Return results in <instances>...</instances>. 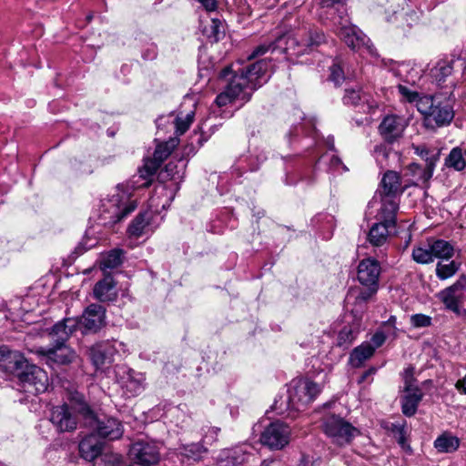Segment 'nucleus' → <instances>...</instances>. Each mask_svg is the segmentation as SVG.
Returning a JSON list of instances; mask_svg holds the SVG:
<instances>
[{
    "instance_id": "nucleus-25",
    "label": "nucleus",
    "mask_w": 466,
    "mask_h": 466,
    "mask_svg": "<svg viewBox=\"0 0 466 466\" xmlns=\"http://www.w3.org/2000/svg\"><path fill=\"white\" fill-rule=\"evenodd\" d=\"M94 297L101 302L113 301L117 297L116 282L110 276L98 281L93 289Z\"/></svg>"
},
{
    "instance_id": "nucleus-52",
    "label": "nucleus",
    "mask_w": 466,
    "mask_h": 466,
    "mask_svg": "<svg viewBox=\"0 0 466 466\" xmlns=\"http://www.w3.org/2000/svg\"><path fill=\"white\" fill-rule=\"evenodd\" d=\"M400 94L407 99L409 102L416 103L418 105V100L420 99L423 96H420L418 92L410 90L409 87L400 85L398 86Z\"/></svg>"
},
{
    "instance_id": "nucleus-50",
    "label": "nucleus",
    "mask_w": 466,
    "mask_h": 466,
    "mask_svg": "<svg viewBox=\"0 0 466 466\" xmlns=\"http://www.w3.org/2000/svg\"><path fill=\"white\" fill-rule=\"evenodd\" d=\"M414 369L412 367H408L404 370V391L405 392H413L415 390H420L418 386H416V380L413 376Z\"/></svg>"
},
{
    "instance_id": "nucleus-21",
    "label": "nucleus",
    "mask_w": 466,
    "mask_h": 466,
    "mask_svg": "<svg viewBox=\"0 0 466 466\" xmlns=\"http://www.w3.org/2000/svg\"><path fill=\"white\" fill-rule=\"evenodd\" d=\"M406 127V120L396 115L386 116L379 126L381 137L388 143H393L399 139Z\"/></svg>"
},
{
    "instance_id": "nucleus-26",
    "label": "nucleus",
    "mask_w": 466,
    "mask_h": 466,
    "mask_svg": "<svg viewBox=\"0 0 466 466\" xmlns=\"http://www.w3.org/2000/svg\"><path fill=\"white\" fill-rule=\"evenodd\" d=\"M399 203L395 197L381 196V208L378 213L379 220L394 228Z\"/></svg>"
},
{
    "instance_id": "nucleus-30",
    "label": "nucleus",
    "mask_w": 466,
    "mask_h": 466,
    "mask_svg": "<svg viewBox=\"0 0 466 466\" xmlns=\"http://www.w3.org/2000/svg\"><path fill=\"white\" fill-rule=\"evenodd\" d=\"M24 362V356L15 350H10L7 346H0V363L8 372L14 373L15 368Z\"/></svg>"
},
{
    "instance_id": "nucleus-49",
    "label": "nucleus",
    "mask_w": 466,
    "mask_h": 466,
    "mask_svg": "<svg viewBox=\"0 0 466 466\" xmlns=\"http://www.w3.org/2000/svg\"><path fill=\"white\" fill-rule=\"evenodd\" d=\"M435 165L436 163L431 161L429 164L426 163L425 168H421L418 164H411L410 169L414 173H418L422 181H427L432 177Z\"/></svg>"
},
{
    "instance_id": "nucleus-23",
    "label": "nucleus",
    "mask_w": 466,
    "mask_h": 466,
    "mask_svg": "<svg viewBox=\"0 0 466 466\" xmlns=\"http://www.w3.org/2000/svg\"><path fill=\"white\" fill-rule=\"evenodd\" d=\"M77 329V319L66 318L56 322L48 335L53 344H66L70 336Z\"/></svg>"
},
{
    "instance_id": "nucleus-31",
    "label": "nucleus",
    "mask_w": 466,
    "mask_h": 466,
    "mask_svg": "<svg viewBox=\"0 0 466 466\" xmlns=\"http://www.w3.org/2000/svg\"><path fill=\"white\" fill-rule=\"evenodd\" d=\"M187 165V158L173 157L165 166L161 176L170 179H180L185 174Z\"/></svg>"
},
{
    "instance_id": "nucleus-53",
    "label": "nucleus",
    "mask_w": 466,
    "mask_h": 466,
    "mask_svg": "<svg viewBox=\"0 0 466 466\" xmlns=\"http://www.w3.org/2000/svg\"><path fill=\"white\" fill-rule=\"evenodd\" d=\"M386 335L382 330H377L371 337L370 343L372 347L380 348L386 340Z\"/></svg>"
},
{
    "instance_id": "nucleus-11",
    "label": "nucleus",
    "mask_w": 466,
    "mask_h": 466,
    "mask_svg": "<svg viewBox=\"0 0 466 466\" xmlns=\"http://www.w3.org/2000/svg\"><path fill=\"white\" fill-rule=\"evenodd\" d=\"M79 394L75 392L71 394L69 404L55 406L50 410L49 420L58 432H70L76 429L77 418L76 413L81 415L73 406V398Z\"/></svg>"
},
{
    "instance_id": "nucleus-44",
    "label": "nucleus",
    "mask_w": 466,
    "mask_h": 466,
    "mask_svg": "<svg viewBox=\"0 0 466 466\" xmlns=\"http://www.w3.org/2000/svg\"><path fill=\"white\" fill-rule=\"evenodd\" d=\"M194 116L195 113L190 111L184 117L179 116L174 117L172 123L175 126L177 135H183L188 129L189 126L193 122Z\"/></svg>"
},
{
    "instance_id": "nucleus-17",
    "label": "nucleus",
    "mask_w": 466,
    "mask_h": 466,
    "mask_svg": "<svg viewBox=\"0 0 466 466\" xmlns=\"http://www.w3.org/2000/svg\"><path fill=\"white\" fill-rule=\"evenodd\" d=\"M160 444L152 440H138L132 444L130 455L133 461L155 465L160 459Z\"/></svg>"
},
{
    "instance_id": "nucleus-15",
    "label": "nucleus",
    "mask_w": 466,
    "mask_h": 466,
    "mask_svg": "<svg viewBox=\"0 0 466 466\" xmlns=\"http://www.w3.org/2000/svg\"><path fill=\"white\" fill-rule=\"evenodd\" d=\"M76 319L77 329L83 334L96 333L106 324V309L99 304H90Z\"/></svg>"
},
{
    "instance_id": "nucleus-61",
    "label": "nucleus",
    "mask_w": 466,
    "mask_h": 466,
    "mask_svg": "<svg viewBox=\"0 0 466 466\" xmlns=\"http://www.w3.org/2000/svg\"><path fill=\"white\" fill-rule=\"evenodd\" d=\"M455 387L458 390L466 394V375L456 382Z\"/></svg>"
},
{
    "instance_id": "nucleus-2",
    "label": "nucleus",
    "mask_w": 466,
    "mask_h": 466,
    "mask_svg": "<svg viewBox=\"0 0 466 466\" xmlns=\"http://www.w3.org/2000/svg\"><path fill=\"white\" fill-rule=\"evenodd\" d=\"M269 62L260 59L245 68L233 70L231 66H226L219 73V78L228 80L225 90L216 98L218 106H224L233 101L246 103L251 98L254 90L268 82Z\"/></svg>"
},
{
    "instance_id": "nucleus-10",
    "label": "nucleus",
    "mask_w": 466,
    "mask_h": 466,
    "mask_svg": "<svg viewBox=\"0 0 466 466\" xmlns=\"http://www.w3.org/2000/svg\"><path fill=\"white\" fill-rule=\"evenodd\" d=\"M323 431L332 441L339 446L350 443L360 431L343 418L335 414H328L323 418Z\"/></svg>"
},
{
    "instance_id": "nucleus-64",
    "label": "nucleus",
    "mask_w": 466,
    "mask_h": 466,
    "mask_svg": "<svg viewBox=\"0 0 466 466\" xmlns=\"http://www.w3.org/2000/svg\"><path fill=\"white\" fill-rule=\"evenodd\" d=\"M260 466H280V462L278 461H275V460H270V461L265 460L262 461Z\"/></svg>"
},
{
    "instance_id": "nucleus-9",
    "label": "nucleus",
    "mask_w": 466,
    "mask_h": 466,
    "mask_svg": "<svg viewBox=\"0 0 466 466\" xmlns=\"http://www.w3.org/2000/svg\"><path fill=\"white\" fill-rule=\"evenodd\" d=\"M370 2L374 10L385 15L387 22L396 23L399 27H410L418 19L414 11L405 10L406 0H370Z\"/></svg>"
},
{
    "instance_id": "nucleus-24",
    "label": "nucleus",
    "mask_w": 466,
    "mask_h": 466,
    "mask_svg": "<svg viewBox=\"0 0 466 466\" xmlns=\"http://www.w3.org/2000/svg\"><path fill=\"white\" fill-rule=\"evenodd\" d=\"M248 453L242 447L226 449L217 458L218 466H240L248 461Z\"/></svg>"
},
{
    "instance_id": "nucleus-40",
    "label": "nucleus",
    "mask_w": 466,
    "mask_h": 466,
    "mask_svg": "<svg viewBox=\"0 0 466 466\" xmlns=\"http://www.w3.org/2000/svg\"><path fill=\"white\" fill-rule=\"evenodd\" d=\"M344 66V63L341 60L336 59L329 67L330 74L329 79L335 86H340L346 79L352 76L350 73H345Z\"/></svg>"
},
{
    "instance_id": "nucleus-12",
    "label": "nucleus",
    "mask_w": 466,
    "mask_h": 466,
    "mask_svg": "<svg viewBox=\"0 0 466 466\" xmlns=\"http://www.w3.org/2000/svg\"><path fill=\"white\" fill-rule=\"evenodd\" d=\"M440 299L446 309L457 316H465L463 303L466 299V276L461 275L456 282L440 293Z\"/></svg>"
},
{
    "instance_id": "nucleus-36",
    "label": "nucleus",
    "mask_w": 466,
    "mask_h": 466,
    "mask_svg": "<svg viewBox=\"0 0 466 466\" xmlns=\"http://www.w3.org/2000/svg\"><path fill=\"white\" fill-rule=\"evenodd\" d=\"M460 446V440L450 433H443L434 441V447L440 452H453Z\"/></svg>"
},
{
    "instance_id": "nucleus-46",
    "label": "nucleus",
    "mask_w": 466,
    "mask_h": 466,
    "mask_svg": "<svg viewBox=\"0 0 466 466\" xmlns=\"http://www.w3.org/2000/svg\"><path fill=\"white\" fill-rule=\"evenodd\" d=\"M412 258L420 264H429L434 259L430 246L429 248L421 247L414 248L412 249Z\"/></svg>"
},
{
    "instance_id": "nucleus-43",
    "label": "nucleus",
    "mask_w": 466,
    "mask_h": 466,
    "mask_svg": "<svg viewBox=\"0 0 466 466\" xmlns=\"http://www.w3.org/2000/svg\"><path fill=\"white\" fill-rule=\"evenodd\" d=\"M205 33L211 42H218L225 34L221 21L211 19L210 24L205 27Z\"/></svg>"
},
{
    "instance_id": "nucleus-35",
    "label": "nucleus",
    "mask_w": 466,
    "mask_h": 466,
    "mask_svg": "<svg viewBox=\"0 0 466 466\" xmlns=\"http://www.w3.org/2000/svg\"><path fill=\"white\" fill-rule=\"evenodd\" d=\"M433 258L449 260L454 255V247L444 239H436L430 244Z\"/></svg>"
},
{
    "instance_id": "nucleus-32",
    "label": "nucleus",
    "mask_w": 466,
    "mask_h": 466,
    "mask_svg": "<svg viewBox=\"0 0 466 466\" xmlns=\"http://www.w3.org/2000/svg\"><path fill=\"white\" fill-rule=\"evenodd\" d=\"M375 352V347L368 341L361 343L356 347L350 355V363L354 368H360L363 363L370 359Z\"/></svg>"
},
{
    "instance_id": "nucleus-37",
    "label": "nucleus",
    "mask_w": 466,
    "mask_h": 466,
    "mask_svg": "<svg viewBox=\"0 0 466 466\" xmlns=\"http://www.w3.org/2000/svg\"><path fill=\"white\" fill-rule=\"evenodd\" d=\"M206 452L207 449L200 443L181 445L178 448V454L185 458L187 461H199L203 454Z\"/></svg>"
},
{
    "instance_id": "nucleus-13",
    "label": "nucleus",
    "mask_w": 466,
    "mask_h": 466,
    "mask_svg": "<svg viewBox=\"0 0 466 466\" xmlns=\"http://www.w3.org/2000/svg\"><path fill=\"white\" fill-rule=\"evenodd\" d=\"M127 350L126 345L117 340H106L96 343L89 350V357L93 365L98 370L111 364L116 355Z\"/></svg>"
},
{
    "instance_id": "nucleus-29",
    "label": "nucleus",
    "mask_w": 466,
    "mask_h": 466,
    "mask_svg": "<svg viewBox=\"0 0 466 466\" xmlns=\"http://www.w3.org/2000/svg\"><path fill=\"white\" fill-rule=\"evenodd\" d=\"M402 193L400 188V178L397 172L387 171L381 180L380 196L395 197Z\"/></svg>"
},
{
    "instance_id": "nucleus-14",
    "label": "nucleus",
    "mask_w": 466,
    "mask_h": 466,
    "mask_svg": "<svg viewBox=\"0 0 466 466\" xmlns=\"http://www.w3.org/2000/svg\"><path fill=\"white\" fill-rule=\"evenodd\" d=\"M290 430L288 425L280 421L271 422L260 435L262 445L270 450H281L289 442Z\"/></svg>"
},
{
    "instance_id": "nucleus-63",
    "label": "nucleus",
    "mask_w": 466,
    "mask_h": 466,
    "mask_svg": "<svg viewBox=\"0 0 466 466\" xmlns=\"http://www.w3.org/2000/svg\"><path fill=\"white\" fill-rule=\"evenodd\" d=\"M326 145L329 151L334 152L335 151V146H334V137H328L326 140Z\"/></svg>"
},
{
    "instance_id": "nucleus-56",
    "label": "nucleus",
    "mask_w": 466,
    "mask_h": 466,
    "mask_svg": "<svg viewBox=\"0 0 466 466\" xmlns=\"http://www.w3.org/2000/svg\"><path fill=\"white\" fill-rule=\"evenodd\" d=\"M388 156L389 152L385 147L380 146L375 148V158L380 165H382L383 160H385Z\"/></svg>"
},
{
    "instance_id": "nucleus-47",
    "label": "nucleus",
    "mask_w": 466,
    "mask_h": 466,
    "mask_svg": "<svg viewBox=\"0 0 466 466\" xmlns=\"http://www.w3.org/2000/svg\"><path fill=\"white\" fill-rule=\"evenodd\" d=\"M321 160H329V170L338 173L348 171V167L343 164L341 159L334 155L326 153L321 157Z\"/></svg>"
},
{
    "instance_id": "nucleus-34",
    "label": "nucleus",
    "mask_w": 466,
    "mask_h": 466,
    "mask_svg": "<svg viewBox=\"0 0 466 466\" xmlns=\"http://www.w3.org/2000/svg\"><path fill=\"white\" fill-rule=\"evenodd\" d=\"M406 394L401 397V410L407 417L413 416L418 409L420 402L422 400L423 394L420 390H415L413 392H405Z\"/></svg>"
},
{
    "instance_id": "nucleus-7",
    "label": "nucleus",
    "mask_w": 466,
    "mask_h": 466,
    "mask_svg": "<svg viewBox=\"0 0 466 466\" xmlns=\"http://www.w3.org/2000/svg\"><path fill=\"white\" fill-rule=\"evenodd\" d=\"M321 392V386L307 378L293 379L288 389L287 410L288 416L292 412L303 410L315 400Z\"/></svg>"
},
{
    "instance_id": "nucleus-4",
    "label": "nucleus",
    "mask_w": 466,
    "mask_h": 466,
    "mask_svg": "<svg viewBox=\"0 0 466 466\" xmlns=\"http://www.w3.org/2000/svg\"><path fill=\"white\" fill-rule=\"evenodd\" d=\"M381 273L380 262L372 258H367L360 261L357 268L359 282L366 287V289H351L349 290L345 302L348 308L350 304L360 306L364 309L366 303L377 293L379 289V279Z\"/></svg>"
},
{
    "instance_id": "nucleus-58",
    "label": "nucleus",
    "mask_w": 466,
    "mask_h": 466,
    "mask_svg": "<svg viewBox=\"0 0 466 466\" xmlns=\"http://www.w3.org/2000/svg\"><path fill=\"white\" fill-rule=\"evenodd\" d=\"M399 444L401 445V447H404L406 444V438H405V430L403 426L398 427V437H397Z\"/></svg>"
},
{
    "instance_id": "nucleus-62",
    "label": "nucleus",
    "mask_w": 466,
    "mask_h": 466,
    "mask_svg": "<svg viewBox=\"0 0 466 466\" xmlns=\"http://www.w3.org/2000/svg\"><path fill=\"white\" fill-rule=\"evenodd\" d=\"M376 371H377V369H376V368H374V367L370 368L368 370H366V371L362 374V376H361V378H360V382H364V381H366V380H367V379H368L370 376L374 375V374L376 373Z\"/></svg>"
},
{
    "instance_id": "nucleus-33",
    "label": "nucleus",
    "mask_w": 466,
    "mask_h": 466,
    "mask_svg": "<svg viewBox=\"0 0 466 466\" xmlns=\"http://www.w3.org/2000/svg\"><path fill=\"white\" fill-rule=\"evenodd\" d=\"M391 228H393V227L380 221L374 223L368 234L369 242L374 247L383 246L388 239Z\"/></svg>"
},
{
    "instance_id": "nucleus-16",
    "label": "nucleus",
    "mask_w": 466,
    "mask_h": 466,
    "mask_svg": "<svg viewBox=\"0 0 466 466\" xmlns=\"http://www.w3.org/2000/svg\"><path fill=\"white\" fill-rule=\"evenodd\" d=\"M338 34L345 44L352 49L365 48L371 56H377V52L370 40L357 26L353 25H342L338 29Z\"/></svg>"
},
{
    "instance_id": "nucleus-5",
    "label": "nucleus",
    "mask_w": 466,
    "mask_h": 466,
    "mask_svg": "<svg viewBox=\"0 0 466 466\" xmlns=\"http://www.w3.org/2000/svg\"><path fill=\"white\" fill-rule=\"evenodd\" d=\"M73 407L90 424L94 433L102 439L110 441L120 438L123 434L121 423L115 418L97 419L82 394L73 398Z\"/></svg>"
},
{
    "instance_id": "nucleus-3",
    "label": "nucleus",
    "mask_w": 466,
    "mask_h": 466,
    "mask_svg": "<svg viewBox=\"0 0 466 466\" xmlns=\"http://www.w3.org/2000/svg\"><path fill=\"white\" fill-rule=\"evenodd\" d=\"M133 188L119 184L107 198L101 199L97 209V223L112 228L137 208V200L132 199Z\"/></svg>"
},
{
    "instance_id": "nucleus-1",
    "label": "nucleus",
    "mask_w": 466,
    "mask_h": 466,
    "mask_svg": "<svg viewBox=\"0 0 466 466\" xmlns=\"http://www.w3.org/2000/svg\"><path fill=\"white\" fill-rule=\"evenodd\" d=\"M325 42L326 36L322 30L314 25L307 23L275 36L273 40H267L258 45L248 55V59H254L270 51L271 54L283 55L286 60L292 61L294 58L310 52Z\"/></svg>"
},
{
    "instance_id": "nucleus-20",
    "label": "nucleus",
    "mask_w": 466,
    "mask_h": 466,
    "mask_svg": "<svg viewBox=\"0 0 466 466\" xmlns=\"http://www.w3.org/2000/svg\"><path fill=\"white\" fill-rule=\"evenodd\" d=\"M37 352L46 357L47 362L58 365L69 364L76 358V352L66 344H52L50 347L40 348Z\"/></svg>"
},
{
    "instance_id": "nucleus-55",
    "label": "nucleus",
    "mask_w": 466,
    "mask_h": 466,
    "mask_svg": "<svg viewBox=\"0 0 466 466\" xmlns=\"http://www.w3.org/2000/svg\"><path fill=\"white\" fill-rule=\"evenodd\" d=\"M452 73V66L450 64H446L438 68V74L436 78L439 82L444 81V78Z\"/></svg>"
},
{
    "instance_id": "nucleus-18",
    "label": "nucleus",
    "mask_w": 466,
    "mask_h": 466,
    "mask_svg": "<svg viewBox=\"0 0 466 466\" xmlns=\"http://www.w3.org/2000/svg\"><path fill=\"white\" fill-rule=\"evenodd\" d=\"M119 383L128 397L139 395L145 390V375L128 367H120L116 371Z\"/></svg>"
},
{
    "instance_id": "nucleus-22",
    "label": "nucleus",
    "mask_w": 466,
    "mask_h": 466,
    "mask_svg": "<svg viewBox=\"0 0 466 466\" xmlns=\"http://www.w3.org/2000/svg\"><path fill=\"white\" fill-rule=\"evenodd\" d=\"M175 146V139L158 145L154 151L153 158L146 160L143 168L139 170L140 177L147 178L153 175L161 163L171 154Z\"/></svg>"
},
{
    "instance_id": "nucleus-28",
    "label": "nucleus",
    "mask_w": 466,
    "mask_h": 466,
    "mask_svg": "<svg viewBox=\"0 0 466 466\" xmlns=\"http://www.w3.org/2000/svg\"><path fill=\"white\" fill-rule=\"evenodd\" d=\"M354 308L351 309V312L354 315V317L357 319L356 323L353 324V326H345L343 329L339 331L338 336V343L339 346H346L350 343H351L357 337L359 331H360V318L359 315L363 311L361 310L360 306H356L355 304Z\"/></svg>"
},
{
    "instance_id": "nucleus-6",
    "label": "nucleus",
    "mask_w": 466,
    "mask_h": 466,
    "mask_svg": "<svg viewBox=\"0 0 466 466\" xmlns=\"http://www.w3.org/2000/svg\"><path fill=\"white\" fill-rule=\"evenodd\" d=\"M418 111L424 116L427 127H445L454 117V110L449 100H441L438 96H424L418 100Z\"/></svg>"
},
{
    "instance_id": "nucleus-8",
    "label": "nucleus",
    "mask_w": 466,
    "mask_h": 466,
    "mask_svg": "<svg viewBox=\"0 0 466 466\" xmlns=\"http://www.w3.org/2000/svg\"><path fill=\"white\" fill-rule=\"evenodd\" d=\"M18 379V383L25 392L32 395L43 393L48 387L47 373L35 364H29L24 358V362L15 368L13 373Z\"/></svg>"
},
{
    "instance_id": "nucleus-59",
    "label": "nucleus",
    "mask_w": 466,
    "mask_h": 466,
    "mask_svg": "<svg viewBox=\"0 0 466 466\" xmlns=\"http://www.w3.org/2000/svg\"><path fill=\"white\" fill-rule=\"evenodd\" d=\"M257 164H251L248 169L250 171H254L258 168L259 164L267 159V156L265 154H259L256 156Z\"/></svg>"
},
{
    "instance_id": "nucleus-39",
    "label": "nucleus",
    "mask_w": 466,
    "mask_h": 466,
    "mask_svg": "<svg viewBox=\"0 0 466 466\" xmlns=\"http://www.w3.org/2000/svg\"><path fill=\"white\" fill-rule=\"evenodd\" d=\"M149 213L147 211L140 212L131 222L128 227V233L130 236L138 238L141 237L145 228L148 226Z\"/></svg>"
},
{
    "instance_id": "nucleus-57",
    "label": "nucleus",
    "mask_w": 466,
    "mask_h": 466,
    "mask_svg": "<svg viewBox=\"0 0 466 466\" xmlns=\"http://www.w3.org/2000/svg\"><path fill=\"white\" fill-rule=\"evenodd\" d=\"M207 11H213L217 7V0H199Z\"/></svg>"
},
{
    "instance_id": "nucleus-27",
    "label": "nucleus",
    "mask_w": 466,
    "mask_h": 466,
    "mask_svg": "<svg viewBox=\"0 0 466 466\" xmlns=\"http://www.w3.org/2000/svg\"><path fill=\"white\" fill-rule=\"evenodd\" d=\"M102 442L95 433L86 435L79 443L81 457L86 461H94L102 452Z\"/></svg>"
},
{
    "instance_id": "nucleus-60",
    "label": "nucleus",
    "mask_w": 466,
    "mask_h": 466,
    "mask_svg": "<svg viewBox=\"0 0 466 466\" xmlns=\"http://www.w3.org/2000/svg\"><path fill=\"white\" fill-rule=\"evenodd\" d=\"M196 153V149H195V147L193 146V144H190V145H187L184 147L183 149V155L180 157H185L187 158V157H189L190 155H195Z\"/></svg>"
},
{
    "instance_id": "nucleus-19",
    "label": "nucleus",
    "mask_w": 466,
    "mask_h": 466,
    "mask_svg": "<svg viewBox=\"0 0 466 466\" xmlns=\"http://www.w3.org/2000/svg\"><path fill=\"white\" fill-rule=\"evenodd\" d=\"M343 103L348 106H360L363 113H370L378 107V103L373 96L359 86L345 89Z\"/></svg>"
},
{
    "instance_id": "nucleus-51",
    "label": "nucleus",
    "mask_w": 466,
    "mask_h": 466,
    "mask_svg": "<svg viewBox=\"0 0 466 466\" xmlns=\"http://www.w3.org/2000/svg\"><path fill=\"white\" fill-rule=\"evenodd\" d=\"M410 323L414 328H426L431 326V318L424 314H414L410 317Z\"/></svg>"
},
{
    "instance_id": "nucleus-41",
    "label": "nucleus",
    "mask_w": 466,
    "mask_h": 466,
    "mask_svg": "<svg viewBox=\"0 0 466 466\" xmlns=\"http://www.w3.org/2000/svg\"><path fill=\"white\" fill-rule=\"evenodd\" d=\"M124 251L120 248L110 250L102 259V266L104 268H116L123 262Z\"/></svg>"
},
{
    "instance_id": "nucleus-48",
    "label": "nucleus",
    "mask_w": 466,
    "mask_h": 466,
    "mask_svg": "<svg viewBox=\"0 0 466 466\" xmlns=\"http://www.w3.org/2000/svg\"><path fill=\"white\" fill-rule=\"evenodd\" d=\"M413 149L414 153L424 159L427 164L431 161L436 163L439 159V152H435L434 149H430L424 145L413 147Z\"/></svg>"
},
{
    "instance_id": "nucleus-42",
    "label": "nucleus",
    "mask_w": 466,
    "mask_h": 466,
    "mask_svg": "<svg viewBox=\"0 0 466 466\" xmlns=\"http://www.w3.org/2000/svg\"><path fill=\"white\" fill-rule=\"evenodd\" d=\"M461 264L454 260L449 263L438 262L436 266V276L440 279H446L452 277L460 268Z\"/></svg>"
},
{
    "instance_id": "nucleus-45",
    "label": "nucleus",
    "mask_w": 466,
    "mask_h": 466,
    "mask_svg": "<svg viewBox=\"0 0 466 466\" xmlns=\"http://www.w3.org/2000/svg\"><path fill=\"white\" fill-rule=\"evenodd\" d=\"M93 461L94 466H118L120 456L116 453L105 452L97 456Z\"/></svg>"
},
{
    "instance_id": "nucleus-38",
    "label": "nucleus",
    "mask_w": 466,
    "mask_h": 466,
    "mask_svg": "<svg viewBox=\"0 0 466 466\" xmlns=\"http://www.w3.org/2000/svg\"><path fill=\"white\" fill-rule=\"evenodd\" d=\"M445 166L456 171H462L466 168V160L461 147H453L445 158Z\"/></svg>"
},
{
    "instance_id": "nucleus-54",
    "label": "nucleus",
    "mask_w": 466,
    "mask_h": 466,
    "mask_svg": "<svg viewBox=\"0 0 466 466\" xmlns=\"http://www.w3.org/2000/svg\"><path fill=\"white\" fill-rule=\"evenodd\" d=\"M157 47L155 44L151 43L148 46L142 51V57L145 60H153L157 57Z\"/></svg>"
}]
</instances>
